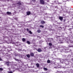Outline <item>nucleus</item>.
I'll list each match as a JSON object with an SVG mask.
<instances>
[{
    "label": "nucleus",
    "instance_id": "17",
    "mask_svg": "<svg viewBox=\"0 0 73 73\" xmlns=\"http://www.w3.org/2000/svg\"><path fill=\"white\" fill-rule=\"evenodd\" d=\"M40 27H41V28H44V26H43L42 25H40Z\"/></svg>",
    "mask_w": 73,
    "mask_h": 73
},
{
    "label": "nucleus",
    "instance_id": "23",
    "mask_svg": "<svg viewBox=\"0 0 73 73\" xmlns=\"http://www.w3.org/2000/svg\"><path fill=\"white\" fill-rule=\"evenodd\" d=\"M32 1H34V2H36V0H32Z\"/></svg>",
    "mask_w": 73,
    "mask_h": 73
},
{
    "label": "nucleus",
    "instance_id": "19",
    "mask_svg": "<svg viewBox=\"0 0 73 73\" xmlns=\"http://www.w3.org/2000/svg\"><path fill=\"white\" fill-rule=\"evenodd\" d=\"M0 70L1 71H2L3 70V68H0Z\"/></svg>",
    "mask_w": 73,
    "mask_h": 73
},
{
    "label": "nucleus",
    "instance_id": "8",
    "mask_svg": "<svg viewBox=\"0 0 73 73\" xmlns=\"http://www.w3.org/2000/svg\"><path fill=\"white\" fill-rule=\"evenodd\" d=\"M31 14V12L29 11H28L27 13V15H29Z\"/></svg>",
    "mask_w": 73,
    "mask_h": 73
},
{
    "label": "nucleus",
    "instance_id": "3",
    "mask_svg": "<svg viewBox=\"0 0 73 73\" xmlns=\"http://www.w3.org/2000/svg\"><path fill=\"white\" fill-rule=\"evenodd\" d=\"M59 19H60L61 21H62V20H63V17H59Z\"/></svg>",
    "mask_w": 73,
    "mask_h": 73
},
{
    "label": "nucleus",
    "instance_id": "2",
    "mask_svg": "<svg viewBox=\"0 0 73 73\" xmlns=\"http://www.w3.org/2000/svg\"><path fill=\"white\" fill-rule=\"evenodd\" d=\"M5 64L6 65H7V66H8L9 65V64H10V62L9 61H8V62L6 61L5 62Z\"/></svg>",
    "mask_w": 73,
    "mask_h": 73
},
{
    "label": "nucleus",
    "instance_id": "13",
    "mask_svg": "<svg viewBox=\"0 0 73 73\" xmlns=\"http://www.w3.org/2000/svg\"><path fill=\"white\" fill-rule=\"evenodd\" d=\"M38 33H40L41 32V30H38L37 31Z\"/></svg>",
    "mask_w": 73,
    "mask_h": 73
},
{
    "label": "nucleus",
    "instance_id": "16",
    "mask_svg": "<svg viewBox=\"0 0 73 73\" xmlns=\"http://www.w3.org/2000/svg\"><path fill=\"white\" fill-rule=\"evenodd\" d=\"M48 45L49 46H52V43H49L48 44Z\"/></svg>",
    "mask_w": 73,
    "mask_h": 73
},
{
    "label": "nucleus",
    "instance_id": "5",
    "mask_svg": "<svg viewBox=\"0 0 73 73\" xmlns=\"http://www.w3.org/2000/svg\"><path fill=\"white\" fill-rule=\"evenodd\" d=\"M26 56L28 58H30L31 57V56L29 54H28L26 55Z\"/></svg>",
    "mask_w": 73,
    "mask_h": 73
},
{
    "label": "nucleus",
    "instance_id": "9",
    "mask_svg": "<svg viewBox=\"0 0 73 73\" xmlns=\"http://www.w3.org/2000/svg\"><path fill=\"white\" fill-rule=\"evenodd\" d=\"M47 63H50V60H48L47 61Z\"/></svg>",
    "mask_w": 73,
    "mask_h": 73
},
{
    "label": "nucleus",
    "instance_id": "15",
    "mask_svg": "<svg viewBox=\"0 0 73 73\" xmlns=\"http://www.w3.org/2000/svg\"><path fill=\"white\" fill-rule=\"evenodd\" d=\"M43 69L44 70H48V69H47L46 68L44 67V68Z\"/></svg>",
    "mask_w": 73,
    "mask_h": 73
},
{
    "label": "nucleus",
    "instance_id": "25",
    "mask_svg": "<svg viewBox=\"0 0 73 73\" xmlns=\"http://www.w3.org/2000/svg\"><path fill=\"white\" fill-rule=\"evenodd\" d=\"M0 61H3V60L1 59V58H0Z\"/></svg>",
    "mask_w": 73,
    "mask_h": 73
},
{
    "label": "nucleus",
    "instance_id": "7",
    "mask_svg": "<svg viewBox=\"0 0 73 73\" xmlns=\"http://www.w3.org/2000/svg\"><path fill=\"white\" fill-rule=\"evenodd\" d=\"M7 15H11V12H7Z\"/></svg>",
    "mask_w": 73,
    "mask_h": 73
},
{
    "label": "nucleus",
    "instance_id": "27",
    "mask_svg": "<svg viewBox=\"0 0 73 73\" xmlns=\"http://www.w3.org/2000/svg\"><path fill=\"white\" fill-rule=\"evenodd\" d=\"M54 68H57V67H54Z\"/></svg>",
    "mask_w": 73,
    "mask_h": 73
},
{
    "label": "nucleus",
    "instance_id": "11",
    "mask_svg": "<svg viewBox=\"0 0 73 73\" xmlns=\"http://www.w3.org/2000/svg\"><path fill=\"white\" fill-rule=\"evenodd\" d=\"M26 40L25 39V38H23L22 39V41H23V42H25Z\"/></svg>",
    "mask_w": 73,
    "mask_h": 73
},
{
    "label": "nucleus",
    "instance_id": "26",
    "mask_svg": "<svg viewBox=\"0 0 73 73\" xmlns=\"http://www.w3.org/2000/svg\"><path fill=\"white\" fill-rule=\"evenodd\" d=\"M27 31H29V29H27Z\"/></svg>",
    "mask_w": 73,
    "mask_h": 73
},
{
    "label": "nucleus",
    "instance_id": "1",
    "mask_svg": "<svg viewBox=\"0 0 73 73\" xmlns=\"http://www.w3.org/2000/svg\"><path fill=\"white\" fill-rule=\"evenodd\" d=\"M40 3L41 4L44 5L45 4L44 1V0H40Z\"/></svg>",
    "mask_w": 73,
    "mask_h": 73
},
{
    "label": "nucleus",
    "instance_id": "10",
    "mask_svg": "<svg viewBox=\"0 0 73 73\" xmlns=\"http://www.w3.org/2000/svg\"><path fill=\"white\" fill-rule=\"evenodd\" d=\"M41 23H42V24H44V23H45V22L44 21H41Z\"/></svg>",
    "mask_w": 73,
    "mask_h": 73
},
{
    "label": "nucleus",
    "instance_id": "4",
    "mask_svg": "<svg viewBox=\"0 0 73 73\" xmlns=\"http://www.w3.org/2000/svg\"><path fill=\"white\" fill-rule=\"evenodd\" d=\"M37 51L38 52H42V50H41V49L39 48L38 49Z\"/></svg>",
    "mask_w": 73,
    "mask_h": 73
},
{
    "label": "nucleus",
    "instance_id": "20",
    "mask_svg": "<svg viewBox=\"0 0 73 73\" xmlns=\"http://www.w3.org/2000/svg\"><path fill=\"white\" fill-rule=\"evenodd\" d=\"M19 70L20 71V72H22V70L21 69V68H20L19 69Z\"/></svg>",
    "mask_w": 73,
    "mask_h": 73
},
{
    "label": "nucleus",
    "instance_id": "21",
    "mask_svg": "<svg viewBox=\"0 0 73 73\" xmlns=\"http://www.w3.org/2000/svg\"><path fill=\"white\" fill-rule=\"evenodd\" d=\"M17 4H19V5H21V3H20V2H19L17 3Z\"/></svg>",
    "mask_w": 73,
    "mask_h": 73
},
{
    "label": "nucleus",
    "instance_id": "12",
    "mask_svg": "<svg viewBox=\"0 0 73 73\" xmlns=\"http://www.w3.org/2000/svg\"><path fill=\"white\" fill-rule=\"evenodd\" d=\"M36 65L37 67H39L40 66V65L38 64L37 63L36 64Z\"/></svg>",
    "mask_w": 73,
    "mask_h": 73
},
{
    "label": "nucleus",
    "instance_id": "14",
    "mask_svg": "<svg viewBox=\"0 0 73 73\" xmlns=\"http://www.w3.org/2000/svg\"><path fill=\"white\" fill-rule=\"evenodd\" d=\"M27 44H31V42H29V41H27Z\"/></svg>",
    "mask_w": 73,
    "mask_h": 73
},
{
    "label": "nucleus",
    "instance_id": "6",
    "mask_svg": "<svg viewBox=\"0 0 73 73\" xmlns=\"http://www.w3.org/2000/svg\"><path fill=\"white\" fill-rule=\"evenodd\" d=\"M30 55L31 56H32V57H33V56H34V54H33V53H30Z\"/></svg>",
    "mask_w": 73,
    "mask_h": 73
},
{
    "label": "nucleus",
    "instance_id": "18",
    "mask_svg": "<svg viewBox=\"0 0 73 73\" xmlns=\"http://www.w3.org/2000/svg\"><path fill=\"white\" fill-rule=\"evenodd\" d=\"M29 33L31 34L32 35V33L31 32V31H29Z\"/></svg>",
    "mask_w": 73,
    "mask_h": 73
},
{
    "label": "nucleus",
    "instance_id": "22",
    "mask_svg": "<svg viewBox=\"0 0 73 73\" xmlns=\"http://www.w3.org/2000/svg\"><path fill=\"white\" fill-rule=\"evenodd\" d=\"M9 73H13V72L12 71H9Z\"/></svg>",
    "mask_w": 73,
    "mask_h": 73
},
{
    "label": "nucleus",
    "instance_id": "24",
    "mask_svg": "<svg viewBox=\"0 0 73 73\" xmlns=\"http://www.w3.org/2000/svg\"><path fill=\"white\" fill-rule=\"evenodd\" d=\"M49 48V49H52V46H50Z\"/></svg>",
    "mask_w": 73,
    "mask_h": 73
}]
</instances>
